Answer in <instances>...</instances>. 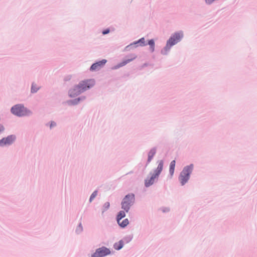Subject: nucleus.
I'll use <instances>...</instances> for the list:
<instances>
[{
  "instance_id": "ddd939ff",
  "label": "nucleus",
  "mask_w": 257,
  "mask_h": 257,
  "mask_svg": "<svg viewBox=\"0 0 257 257\" xmlns=\"http://www.w3.org/2000/svg\"><path fill=\"white\" fill-rule=\"evenodd\" d=\"M118 225L122 228H124L126 227L129 223V221L128 219L126 218L121 221V220H119V222H117Z\"/></svg>"
},
{
  "instance_id": "9b49d317",
  "label": "nucleus",
  "mask_w": 257,
  "mask_h": 257,
  "mask_svg": "<svg viewBox=\"0 0 257 257\" xmlns=\"http://www.w3.org/2000/svg\"><path fill=\"white\" fill-rule=\"evenodd\" d=\"M137 44H139V45L141 46H146L147 44H146V43L145 42V38H142L141 39H140L138 41H136V42L131 44L129 46H127L126 47V48H128L129 47H133L134 45H136Z\"/></svg>"
},
{
  "instance_id": "9d476101",
  "label": "nucleus",
  "mask_w": 257,
  "mask_h": 257,
  "mask_svg": "<svg viewBox=\"0 0 257 257\" xmlns=\"http://www.w3.org/2000/svg\"><path fill=\"white\" fill-rule=\"evenodd\" d=\"M136 57H137V56L135 54H133L131 56L130 58H128L125 60H123L120 63L118 64L116 66H115L113 68L116 69L121 67H122V66L125 65L126 64H127L128 63L131 62L132 61H133V60L136 59Z\"/></svg>"
},
{
  "instance_id": "f257e3e1",
  "label": "nucleus",
  "mask_w": 257,
  "mask_h": 257,
  "mask_svg": "<svg viewBox=\"0 0 257 257\" xmlns=\"http://www.w3.org/2000/svg\"><path fill=\"white\" fill-rule=\"evenodd\" d=\"M95 84L93 79H89L81 81L77 85L69 91V95L71 97H75L82 92L92 87Z\"/></svg>"
},
{
  "instance_id": "1a4fd4ad",
  "label": "nucleus",
  "mask_w": 257,
  "mask_h": 257,
  "mask_svg": "<svg viewBox=\"0 0 257 257\" xmlns=\"http://www.w3.org/2000/svg\"><path fill=\"white\" fill-rule=\"evenodd\" d=\"M106 62L107 61L105 59H103L101 61L97 62L91 65L90 70L92 71L98 70L104 66Z\"/></svg>"
},
{
  "instance_id": "dca6fc26",
  "label": "nucleus",
  "mask_w": 257,
  "mask_h": 257,
  "mask_svg": "<svg viewBox=\"0 0 257 257\" xmlns=\"http://www.w3.org/2000/svg\"><path fill=\"white\" fill-rule=\"evenodd\" d=\"M125 216V213L124 211H120L119 212L117 215L116 220L117 222H119V220H121L122 218Z\"/></svg>"
},
{
  "instance_id": "412c9836",
  "label": "nucleus",
  "mask_w": 257,
  "mask_h": 257,
  "mask_svg": "<svg viewBox=\"0 0 257 257\" xmlns=\"http://www.w3.org/2000/svg\"><path fill=\"white\" fill-rule=\"evenodd\" d=\"M109 202H106L104 204V207L105 208V209H108L109 207Z\"/></svg>"
},
{
  "instance_id": "5701e85b",
  "label": "nucleus",
  "mask_w": 257,
  "mask_h": 257,
  "mask_svg": "<svg viewBox=\"0 0 257 257\" xmlns=\"http://www.w3.org/2000/svg\"><path fill=\"white\" fill-rule=\"evenodd\" d=\"M56 125V123L54 122H52L50 124V127H52V126H55Z\"/></svg>"
},
{
  "instance_id": "20e7f679",
  "label": "nucleus",
  "mask_w": 257,
  "mask_h": 257,
  "mask_svg": "<svg viewBox=\"0 0 257 257\" xmlns=\"http://www.w3.org/2000/svg\"><path fill=\"white\" fill-rule=\"evenodd\" d=\"M135 201V195L133 194H128L125 196L121 202V207L126 212H128L130 206Z\"/></svg>"
},
{
  "instance_id": "b1692460",
  "label": "nucleus",
  "mask_w": 257,
  "mask_h": 257,
  "mask_svg": "<svg viewBox=\"0 0 257 257\" xmlns=\"http://www.w3.org/2000/svg\"><path fill=\"white\" fill-rule=\"evenodd\" d=\"M4 127L3 126H1L0 131L4 130Z\"/></svg>"
},
{
  "instance_id": "aec40b11",
  "label": "nucleus",
  "mask_w": 257,
  "mask_h": 257,
  "mask_svg": "<svg viewBox=\"0 0 257 257\" xmlns=\"http://www.w3.org/2000/svg\"><path fill=\"white\" fill-rule=\"evenodd\" d=\"M205 3L208 4L210 5L212 4L214 1V0H205Z\"/></svg>"
},
{
  "instance_id": "f03ea898",
  "label": "nucleus",
  "mask_w": 257,
  "mask_h": 257,
  "mask_svg": "<svg viewBox=\"0 0 257 257\" xmlns=\"http://www.w3.org/2000/svg\"><path fill=\"white\" fill-rule=\"evenodd\" d=\"M158 167L157 169L154 170V172L153 174L151 175V177L145 180V184L147 187H149L154 183L155 180L158 178L163 170L164 166L163 161H158Z\"/></svg>"
},
{
  "instance_id": "2eb2a0df",
  "label": "nucleus",
  "mask_w": 257,
  "mask_h": 257,
  "mask_svg": "<svg viewBox=\"0 0 257 257\" xmlns=\"http://www.w3.org/2000/svg\"><path fill=\"white\" fill-rule=\"evenodd\" d=\"M123 242L122 240H120L114 243V248L116 250H119L123 247Z\"/></svg>"
},
{
  "instance_id": "4468645a",
  "label": "nucleus",
  "mask_w": 257,
  "mask_h": 257,
  "mask_svg": "<svg viewBox=\"0 0 257 257\" xmlns=\"http://www.w3.org/2000/svg\"><path fill=\"white\" fill-rule=\"evenodd\" d=\"M156 152V151L155 149H152L150 150L148 154V162H150L151 161L154 155H155Z\"/></svg>"
},
{
  "instance_id": "423d86ee",
  "label": "nucleus",
  "mask_w": 257,
  "mask_h": 257,
  "mask_svg": "<svg viewBox=\"0 0 257 257\" xmlns=\"http://www.w3.org/2000/svg\"><path fill=\"white\" fill-rule=\"evenodd\" d=\"M11 111L14 114L19 116L27 115L28 113L27 109L21 104H17L12 107Z\"/></svg>"
},
{
  "instance_id": "f8f14e48",
  "label": "nucleus",
  "mask_w": 257,
  "mask_h": 257,
  "mask_svg": "<svg viewBox=\"0 0 257 257\" xmlns=\"http://www.w3.org/2000/svg\"><path fill=\"white\" fill-rule=\"evenodd\" d=\"M175 164H176L175 161L173 160L172 161H171L170 165L169 172H170V175L171 177L173 176L174 173Z\"/></svg>"
},
{
  "instance_id": "6ab92c4d",
  "label": "nucleus",
  "mask_w": 257,
  "mask_h": 257,
  "mask_svg": "<svg viewBox=\"0 0 257 257\" xmlns=\"http://www.w3.org/2000/svg\"><path fill=\"white\" fill-rule=\"evenodd\" d=\"M97 194V192L96 191H95L93 192V193L91 194L90 197V201H92V200L96 196Z\"/></svg>"
},
{
  "instance_id": "0eeeda50",
  "label": "nucleus",
  "mask_w": 257,
  "mask_h": 257,
  "mask_svg": "<svg viewBox=\"0 0 257 257\" xmlns=\"http://www.w3.org/2000/svg\"><path fill=\"white\" fill-rule=\"evenodd\" d=\"M110 253V250L105 247H101L97 249L95 252L91 255V257H103Z\"/></svg>"
},
{
  "instance_id": "39448f33",
  "label": "nucleus",
  "mask_w": 257,
  "mask_h": 257,
  "mask_svg": "<svg viewBox=\"0 0 257 257\" xmlns=\"http://www.w3.org/2000/svg\"><path fill=\"white\" fill-rule=\"evenodd\" d=\"M183 37L182 33H176L173 35L167 41L166 48L169 49L172 46L179 42Z\"/></svg>"
},
{
  "instance_id": "4be33fe9",
  "label": "nucleus",
  "mask_w": 257,
  "mask_h": 257,
  "mask_svg": "<svg viewBox=\"0 0 257 257\" xmlns=\"http://www.w3.org/2000/svg\"><path fill=\"white\" fill-rule=\"evenodd\" d=\"M109 32V30L108 29H106L102 32V34L103 35H105L108 34Z\"/></svg>"
},
{
  "instance_id": "7ed1b4c3",
  "label": "nucleus",
  "mask_w": 257,
  "mask_h": 257,
  "mask_svg": "<svg viewBox=\"0 0 257 257\" xmlns=\"http://www.w3.org/2000/svg\"><path fill=\"white\" fill-rule=\"evenodd\" d=\"M193 169V165H190L184 168L179 177L182 185H184L189 180L190 175Z\"/></svg>"
},
{
  "instance_id": "a211bd4d",
  "label": "nucleus",
  "mask_w": 257,
  "mask_h": 257,
  "mask_svg": "<svg viewBox=\"0 0 257 257\" xmlns=\"http://www.w3.org/2000/svg\"><path fill=\"white\" fill-rule=\"evenodd\" d=\"M38 89H39V88L37 86L36 84H32V88H31V91L32 92H36Z\"/></svg>"
},
{
  "instance_id": "f3484780",
  "label": "nucleus",
  "mask_w": 257,
  "mask_h": 257,
  "mask_svg": "<svg viewBox=\"0 0 257 257\" xmlns=\"http://www.w3.org/2000/svg\"><path fill=\"white\" fill-rule=\"evenodd\" d=\"M148 44L150 46V49L152 52L155 50V42L152 39L149 41Z\"/></svg>"
},
{
  "instance_id": "6e6552de",
  "label": "nucleus",
  "mask_w": 257,
  "mask_h": 257,
  "mask_svg": "<svg viewBox=\"0 0 257 257\" xmlns=\"http://www.w3.org/2000/svg\"><path fill=\"white\" fill-rule=\"evenodd\" d=\"M16 137L14 136H9L6 138H3L0 140V146H3L5 145H10L15 140Z\"/></svg>"
}]
</instances>
